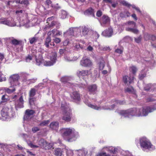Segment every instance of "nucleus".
Here are the masks:
<instances>
[{
	"instance_id": "18",
	"label": "nucleus",
	"mask_w": 156,
	"mask_h": 156,
	"mask_svg": "<svg viewBox=\"0 0 156 156\" xmlns=\"http://www.w3.org/2000/svg\"><path fill=\"white\" fill-rule=\"evenodd\" d=\"M71 97L75 101H79L80 100V95L76 91L73 92L71 95Z\"/></svg>"
},
{
	"instance_id": "25",
	"label": "nucleus",
	"mask_w": 156,
	"mask_h": 156,
	"mask_svg": "<svg viewBox=\"0 0 156 156\" xmlns=\"http://www.w3.org/2000/svg\"><path fill=\"white\" fill-rule=\"evenodd\" d=\"M76 151L78 152V155L83 156H85L87 155V151L85 150L84 148L79 150H76Z\"/></svg>"
},
{
	"instance_id": "26",
	"label": "nucleus",
	"mask_w": 156,
	"mask_h": 156,
	"mask_svg": "<svg viewBox=\"0 0 156 156\" xmlns=\"http://www.w3.org/2000/svg\"><path fill=\"white\" fill-rule=\"evenodd\" d=\"M80 28L81 29V32L83 35H85L87 34L88 31V28L85 26H80Z\"/></svg>"
},
{
	"instance_id": "5",
	"label": "nucleus",
	"mask_w": 156,
	"mask_h": 156,
	"mask_svg": "<svg viewBox=\"0 0 156 156\" xmlns=\"http://www.w3.org/2000/svg\"><path fill=\"white\" fill-rule=\"evenodd\" d=\"M11 110L7 107H5L3 108L1 111V115L3 117L8 118L12 117L14 114L13 112H11Z\"/></svg>"
},
{
	"instance_id": "59",
	"label": "nucleus",
	"mask_w": 156,
	"mask_h": 156,
	"mask_svg": "<svg viewBox=\"0 0 156 156\" xmlns=\"http://www.w3.org/2000/svg\"><path fill=\"white\" fill-rule=\"evenodd\" d=\"M64 59L66 61L68 62L72 61V57L68 56H65L64 57Z\"/></svg>"
},
{
	"instance_id": "6",
	"label": "nucleus",
	"mask_w": 156,
	"mask_h": 156,
	"mask_svg": "<svg viewBox=\"0 0 156 156\" xmlns=\"http://www.w3.org/2000/svg\"><path fill=\"white\" fill-rule=\"evenodd\" d=\"M99 22L102 27H106L109 25L110 20L107 16L103 15L100 18Z\"/></svg>"
},
{
	"instance_id": "29",
	"label": "nucleus",
	"mask_w": 156,
	"mask_h": 156,
	"mask_svg": "<svg viewBox=\"0 0 156 156\" xmlns=\"http://www.w3.org/2000/svg\"><path fill=\"white\" fill-rule=\"evenodd\" d=\"M33 138H34V139H32V140H33L32 142L30 141H27L28 144L29 146H30V147L32 148L38 147H39L38 146L34 145L33 144V140H35V141L36 137H35L34 136H33ZM35 142H36V141H35Z\"/></svg>"
},
{
	"instance_id": "2",
	"label": "nucleus",
	"mask_w": 156,
	"mask_h": 156,
	"mask_svg": "<svg viewBox=\"0 0 156 156\" xmlns=\"http://www.w3.org/2000/svg\"><path fill=\"white\" fill-rule=\"evenodd\" d=\"M59 132L63 136L71 137L68 139L70 142L75 140L79 136L78 132L76 131L74 128H62L60 130Z\"/></svg>"
},
{
	"instance_id": "37",
	"label": "nucleus",
	"mask_w": 156,
	"mask_h": 156,
	"mask_svg": "<svg viewBox=\"0 0 156 156\" xmlns=\"http://www.w3.org/2000/svg\"><path fill=\"white\" fill-rule=\"evenodd\" d=\"M130 15V13L128 11H125L121 13L120 14V16L122 17H127Z\"/></svg>"
},
{
	"instance_id": "17",
	"label": "nucleus",
	"mask_w": 156,
	"mask_h": 156,
	"mask_svg": "<svg viewBox=\"0 0 156 156\" xmlns=\"http://www.w3.org/2000/svg\"><path fill=\"white\" fill-rule=\"evenodd\" d=\"M49 126L51 129L57 131L58 129L59 123L57 122H53L50 124Z\"/></svg>"
},
{
	"instance_id": "44",
	"label": "nucleus",
	"mask_w": 156,
	"mask_h": 156,
	"mask_svg": "<svg viewBox=\"0 0 156 156\" xmlns=\"http://www.w3.org/2000/svg\"><path fill=\"white\" fill-rule=\"evenodd\" d=\"M105 66V62L104 61L102 60L99 63V68L100 70H102Z\"/></svg>"
},
{
	"instance_id": "20",
	"label": "nucleus",
	"mask_w": 156,
	"mask_h": 156,
	"mask_svg": "<svg viewBox=\"0 0 156 156\" xmlns=\"http://www.w3.org/2000/svg\"><path fill=\"white\" fill-rule=\"evenodd\" d=\"M12 44L14 45H20L22 46L23 45V42L21 40H17L15 39H12L11 41Z\"/></svg>"
},
{
	"instance_id": "42",
	"label": "nucleus",
	"mask_w": 156,
	"mask_h": 156,
	"mask_svg": "<svg viewBox=\"0 0 156 156\" xmlns=\"http://www.w3.org/2000/svg\"><path fill=\"white\" fill-rule=\"evenodd\" d=\"M4 90L9 94L12 93L15 90L14 88H12V89H11L5 87L4 88Z\"/></svg>"
},
{
	"instance_id": "19",
	"label": "nucleus",
	"mask_w": 156,
	"mask_h": 156,
	"mask_svg": "<svg viewBox=\"0 0 156 156\" xmlns=\"http://www.w3.org/2000/svg\"><path fill=\"white\" fill-rule=\"evenodd\" d=\"M74 32V28H70L66 32L64 33L63 35L66 37H68L69 36L73 35Z\"/></svg>"
},
{
	"instance_id": "43",
	"label": "nucleus",
	"mask_w": 156,
	"mask_h": 156,
	"mask_svg": "<svg viewBox=\"0 0 156 156\" xmlns=\"http://www.w3.org/2000/svg\"><path fill=\"white\" fill-rule=\"evenodd\" d=\"M125 91L126 92L131 93H133L134 92V89L132 87H130L126 88L125 89Z\"/></svg>"
},
{
	"instance_id": "61",
	"label": "nucleus",
	"mask_w": 156,
	"mask_h": 156,
	"mask_svg": "<svg viewBox=\"0 0 156 156\" xmlns=\"http://www.w3.org/2000/svg\"><path fill=\"white\" fill-rule=\"evenodd\" d=\"M32 59V57L30 55H29L26 58V62H29Z\"/></svg>"
},
{
	"instance_id": "31",
	"label": "nucleus",
	"mask_w": 156,
	"mask_h": 156,
	"mask_svg": "<svg viewBox=\"0 0 156 156\" xmlns=\"http://www.w3.org/2000/svg\"><path fill=\"white\" fill-rule=\"evenodd\" d=\"M38 40V37L36 36H34L32 37H30L29 39L30 43L31 44H32L36 43Z\"/></svg>"
},
{
	"instance_id": "1",
	"label": "nucleus",
	"mask_w": 156,
	"mask_h": 156,
	"mask_svg": "<svg viewBox=\"0 0 156 156\" xmlns=\"http://www.w3.org/2000/svg\"><path fill=\"white\" fill-rule=\"evenodd\" d=\"M156 108L154 107H147L144 108H133L125 111H122L119 114L125 118H130L133 116L137 117L146 116Z\"/></svg>"
},
{
	"instance_id": "47",
	"label": "nucleus",
	"mask_w": 156,
	"mask_h": 156,
	"mask_svg": "<svg viewBox=\"0 0 156 156\" xmlns=\"http://www.w3.org/2000/svg\"><path fill=\"white\" fill-rule=\"evenodd\" d=\"M152 85L151 84H147L144 87V90L148 91L150 90V89L151 88Z\"/></svg>"
},
{
	"instance_id": "58",
	"label": "nucleus",
	"mask_w": 156,
	"mask_h": 156,
	"mask_svg": "<svg viewBox=\"0 0 156 156\" xmlns=\"http://www.w3.org/2000/svg\"><path fill=\"white\" fill-rule=\"evenodd\" d=\"M128 24L129 26L132 25L131 27H136V23L133 21H129L128 22Z\"/></svg>"
},
{
	"instance_id": "41",
	"label": "nucleus",
	"mask_w": 156,
	"mask_h": 156,
	"mask_svg": "<svg viewBox=\"0 0 156 156\" xmlns=\"http://www.w3.org/2000/svg\"><path fill=\"white\" fill-rule=\"evenodd\" d=\"M51 39L49 36H48L46 39L45 45L47 47H49L50 46L49 43L51 42Z\"/></svg>"
},
{
	"instance_id": "40",
	"label": "nucleus",
	"mask_w": 156,
	"mask_h": 156,
	"mask_svg": "<svg viewBox=\"0 0 156 156\" xmlns=\"http://www.w3.org/2000/svg\"><path fill=\"white\" fill-rule=\"evenodd\" d=\"M53 63L51 61H43V65L45 66H50L53 65Z\"/></svg>"
},
{
	"instance_id": "49",
	"label": "nucleus",
	"mask_w": 156,
	"mask_h": 156,
	"mask_svg": "<svg viewBox=\"0 0 156 156\" xmlns=\"http://www.w3.org/2000/svg\"><path fill=\"white\" fill-rule=\"evenodd\" d=\"M130 70L132 72L133 74H134L136 72L137 69L135 66H132L130 67Z\"/></svg>"
},
{
	"instance_id": "14",
	"label": "nucleus",
	"mask_w": 156,
	"mask_h": 156,
	"mask_svg": "<svg viewBox=\"0 0 156 156\" xmlns=\"http://www.w3.org/2000/svg\"><path fill=\"white\" fill-rule=\"evenodd\" d=\"M0 23L10 27H13L15 26V24L12 23L10 21L7 19H0Z\"/></svg>"
},
{
	"instance_id": "22",
	"label": "nucleus",
	"mask_w": 156,
	"mask_h": 156,
	"mask_svg": "<svg viewBox=\"0 0 156 156\" xmlns=\"http://www.w3.org/2000/svg\"><path fill=\"white\" fill-rule=\"evenodd\" d=\"M136 28L134 27H129L126 28V30L135 34H137L139 32V30Z\"/></svg>"
},
{
	"instance_id": "54",
	"label": "nucleus",
	"mask_w": 156,
	"mask_h": 156,
	"mask_svg": "<svg viewBox=\"0 0 156 156\" xmlns=\"http://www.w3.org/2000/svg\"><path fill=\"white\" fill-rule=\"evenodd\" d=\"M141 39L142 37L141 35H140L137 38H135L134 40L136 42L138 43L140 42Z\"/></svg>"
},
{
	"instance_id": "53",
	"label": "nucleus",
	"mask_w": 156,
	"mask_h": 156,
	"mask_svg": "<svg viewBox=\"0 0 156 156\" xmlns=\"http://www.w3.org/2000/svg\"><path fill=\"white\" fill-rule=\"evenodd\" d=\"M39 130L40 128L37 127H34L32 129V131L33 133H35Z\"/></svg>"
},
{
	"instance_id": "39",
	"label": "nucleus",
	"mask_w": 156,
	"mask_h": 156,
	"mask_svg": "<svg viewBox=\"0 0 156 156\" xmlns=\"http://www.w3.org/2000/svg\"><path fill=\"white\" fill-rule=\"evenodd\" d=\"M36 98L34 97H29V100L30 104L32 106L34 104V102L35 101Z\"/></svg>"
},
{
	"instance_id": "23",
	"label": "nucleus",
	"mask_w": 156,
	"mask_h": 156,
	"mask_svg": "<svg viewBox=\"0 0 156 156\" xmlns=\"http://www.w3.org/2000/svg\"><path fill=\"white\" fill-rule=\"evenodd\" d=\"M9 97L6 94L3 95L1 97V101L0 102V104H3V103H6L9 100Z\"/></svg>"
},
{
	"instance_id": "8",
	"label": "nucleus",
	"mask_w": 156,
	"mask_h": 156,
	"mask_svg": "<svg viewBox=\"0 0 156 156\" xmlns=\"http://www.w3.org/2000/svg\"><path fill=\"white\" fill-rule=\"evenodd\" d=\"M19 76L18 74H14L10 77L9 81L12 86H16L18 84V79Z\"/></svg>"
},
{
	"instance_id": "16",
	"label": "nucleus",
	"mask_w": 156,
	"mask_h": 156,
	"mask_svg": "<svg viewBox=\"0 0 156 156\" xmlns=\"http://www.w3.org/2000/svg\"><path fill=\"white\" fill-rule=\"evenodd\" d=\"M33 143L34 144L37 143L40 147H44L47 145V142L46 141L43 139H41L38 141L37 140L36 142H35V140H33Z\"/></svg>"
},
{
	"instance_id": "46",
	"label": "nucleus",
	"mask_w": 156,
	"mask_h": 156,
	"mask_svg": "<svg viewBox=\"0 0 156 156\" xmlns=\"http://www.w3.org/2000/svg\"><path fill=\"white\" fill-rule=\"evenodd\" d=\"M49 121L48 120L44 121L41 122L39 124V126H46L49 123Z\"/></svg>"
},
{
	"instance_id": "15",
	"label": "nucleus",
	"mask_w": 156,
	"mask_h": 156,
	"mask_svg": "<svg viewBox=\"0 0 156 156\" xmlns=\"http://www.w3.org/2000/svg\"><path fill=\"white\" fill-rule=\"evenodd\" d=\"M24 101L22 96H21L19 99L15 102L16 106L20 108H22L23 107V104Z\"/></svg>"
},
{
	"instance_id": "7",
	"label": "nucleus",
	"mask_w": 156,
	"mask_h": 156,
	"mask_svg": "<svg viewBox=\"0 0 156 156\" xmlns=\"http://www.w3.org/2000/svg\"><path fill=\"white\" fill-rule=\"evenodd\" d=\"M80 65L82 66L89 67L92 66L93 63L89 59L83 57L80 61Z\"/></svg>"
},
{
	"instance_id": "30",
	"label": "nucleus",
	"mask_w": 156,
	"mask_h": 156,
	"mask_svg": "<svg viewBox=\"0 0 156 156\" xmlns=\"http://www.w3.org/2000/svg\"><path fill=\"white\" fill-rule=\"evenodd\" d=\"M72 79L73 78L71 76H64L62 77L60 80L62 82H66Z\"/></svg>"
},
{
	"instance_id": "12",
	"label": "nucleus",
	"mask_w": 156,
	"mask_h": 156,
	"mask_svg": "<svg viewBox=\"0 0 156 156\" xmlns=\"http://www.w3.org/2000/svg\"><path fill=\"white\" fill-rule=\"evenodd\" d=\"M97 87L96 84H92L89 86L87 87V90L90 94H94L97 91Z\"/></svg>"
},
{
	"instance_id": "34",
	"label": "nucleus",
	"mask_w": 156,
	"mask_h": 156,
	"mask_svg": "<svg viewBox=\"0 0 156 156\" xmlns=\"http://www.w3.org/2000/svg\"><path fill=\"white\" fill-rule=\"evenodd\" d=\"M57 55L56 53H53L51 56L50 59L53 64L55 62L56 60V57Z\"/></svg>"
},
{
	"instance_id": "56",
	"label": "nucleus",
	"mask_w": 156,
	"mask_h": 156,
	"mask_svg": "<svg viewBox=\"0 0 156 156\" xmlns=\"http://www.w3.org/2000/svg\"><path fill=\"white\" fill-rule=\"evenodd\" d=\"M66 154L67 156H72L73 155V152L70 150H67L66 151Z\"/></svg>"
},
{
	"instance_id": "38",
	"label": "nucleus",
	"mask_w": 156,
	"mask_h": 156,
	"mask_svg": "<svg viewBox=\"0 0 156 156\" xmlns=\"http://www.w3.org/2000/svg\"><path fill=\"white\" fill-rule=\"evenodd\" d=\"M122 3L123 5L128 7H129L130 6H132V8L134 9H135L136 7L134 5H131V4L128 3L127 2L124 1H122Z\"/></svg>"
},
{
	"instance_id": "52",
	"label": "nucleus",
	"mask_w": 156,
	"mask_h": 156,
	"mask_svg": "<svg viewBox=\"0 0 156 156\" xmlns=\"http://www.w3.org/2000/svg\"><path fill=\"white\" fill-rule=\"evenodd\" d=\"M115 105L114 104L112 105L111 106H109L108 107L105 108V107H103V108L104 109L111 110L114 108L115 107Z\"/></svg>"
},
{
	"instance_id": "64",
	"label": "nucleus",
	"mask_w": 156,
	"mask_h": 156,
	"mask_svg": "<svg viewBox=\"0 0 156 156\" xmlns=\"http://www.w3.org/2000/svg\"><path fill=\"white\" fill-rule=\"evenodd\" d=\"M115 52L121 54L123 52V50L122 49H117L115 50Z\"/></svg>"
},
{
	"instance_id": "60",
	"label": "nucleus",
	"mask_w": 156,
	"mask_h": 156,
	"mask_svg": "<svg viewBox=\"0 0 156 156\" xmlns=\"http://www.w3.org/2000/svg\"><path fill=\"white\" fill-rule=\"evenodd\" d=\"M74 47L77 50L80 49H83V47L82 46L79 44H76L74 46Z\"/></svg>"
},
{
	"instance_id": "28",
	"label": "nucleus",
	"mask_w": 156,
	"mask_h": 156,
	"mask_svg": "<svg viewBox=\"0 0 156 156\" xmlns=\"http://www.w3.org/2000/svg\"><path fill=\"white\" fill-rule=\"evenodd\" d=\"M63 152V149L60 148H56L55 150V154L56 156H61Z\"/></svg>"
},
{
	"instance_id": "55",
	"label": "nucleus",
	"mask_w": 156,
	"mask_h": 156,
	"mask_svg": "<svg viewBox=\"0 0 156 156\" xmlns=\"http://www.w3.org/2000/svg\"><path fill=\"white\" fill-rule=\"evenodd\" d=\"M43 84L42 83H40L38 84V85L37 86H34V87L37 89H41L43 87Z\"/></svg>"
},
{
	"instance_id": "4",
	"label": "nucleus",
	"mask_w": 156,
	"mask_h": 156,
	"mask_svg": "<svg viewBox=\"0 0 156 156\" xmlns=\"http://www.w3.org/2000/svg\"><path fill=\"white\" fill-rule=\"evenodd\" d=\"M140 142L141 147L144 151L146 149L152 150L155 148L154 146L151 144L150 141L146 138H141Z\"/></svg>"
},
{
	"instance_id": "21",
	"label": "nucleus",
	"mask_w": 156,
	"mask_h": 156,
	"mask_svg": "<svg viewBox=\"0 0 156 156\" xmlns=\"http://www.w3.org/2000/svg\"><path fill=\"white\" fill-rule=\"evenodd\" d=\"M35 58L37 65L40 66L41 64H43V61H44V60L43 59L41 55H40L38 57L35 56Z\"/></svg>"
},
{
	"instance_id": "35",
	"label": "nucleus",
	"mask_w": 156,
	"mask_h": 156,
	"mask_svg": "<svg viewBox=\"0 0 156 156\" xmlns=\"http://www.w3.org/2000/svg\"><path fill=\"white\" fill-rule=\"evenodd\" d=\"M56 31V30L54 29L52 31L48 32L47 34L48 36H52V37H54L55 35H58V33H55Z\"/></svg>"
},
{
	"instance_id": "36",
	"label": "nucleus",
	"mask_w": 156,
	"mask_h": 156,
	"mask_svg": "<svg viewBox=\"0 0 156 156\" xmlns=\"http://www.w3.org/2000/svg\"><path fill=\"white\" fill-rule=\"evenodd\" d=\"M67 15V13L66 11L64 10H62L60 14V18L62 19L66 18Z\"/></svg>"
},
{
	"instance_id": "33",
	"label": "nucleus",
	"mask_w": 156,
	"mask_h": 156,
	"mask_svg": "<svg viewBox=\"0 0 156 156\" xmlns=\"http://www.w3.org/2000/svg\"><path fill=\"white\" fill-rule=\"evenodd\" d=\"M16 13L18 16L21 18L24 15L25 13V11L22 10H18L16 11Z\"/></svg>"
},
{
	"instance_id": "24",
	"label": "nucleus",
	"mask_w": 156,
	"mask_h": 156,
	"mask_svg": "<svg viewBox=\"0 0 156 156\" xmlns=\"http://www.w3.org/2000/svg\"><path fill=\"white\" fill-rule=\"evenodd\" d=\"M103 149H106L107 151L112 153H115L117 150V149L116 148L112 147H105L103 148Z\"/></svg>"
},
{
	"instance_id": "13",
	"label": "nucleus",
	"mask_w": 156,
	"mask_h": 156,
	"mask_svg": "<svg viewBox=\"0 0 156 156\" xmlns=\"http://www.w3.org/2000/svg\"><path fill=\"white\" fill-rule=\"evenodd\" d=\"M113 32L112 29L110 27L103 31L102 33V35L105 37H110L112 36Z\"/></svg>"
},
{
	"instance_id": "45",
	"label": "nucleus",
	"mask_w": 156,
	"mask_h": 156,
	"mask_svg": "<svg viewBox=\"0 0 156 156\" xmlns=\"http://www.w3.org/2000/svg\"><path fill=\"white\" fill-rule=\"evenodd\" d=\"M16 3H20L21 4H24L26 5H27V4H28V2L27 0L21 1H20V0H19V1L18 0H17L16 1Z\"/></svg>"
},
{
	"instance_id": "51",
	"label": "nucleus",
	"mask_w": 156,
	"mask_h": 156,
	"mask_svg": "<svg viewBox=\"0 0 156 156\" xmlns=\"http://www.w3.org/2000/svg\"><path fill=\"white\" fill-rule=\"evenodd\" d=\"M150 37V35L148 34H145L144 35V38L145 40L147 41L151 39Z\"/></svg>"
},
{
	"instance_id": "3",
	"label": "nucleus",
	"mask_w": 156,
	"mask_h": 156,
	"mask_svg": "<svg viewBox=\"0 0 156 156\" xmlns=\"http://www.w3.org/2000/svg\"><path fill=\"white\" fill-rule=\"evenodd\" d=\"M61 108L63 112L62 119L66 122H70L73 116L71 111L66 105L62 104Z\"/></svg>"
},
{
	"instance_id": "27",
	"label": "nucleus",
	"mask_w": 156,
	"mask_h": 156,
	"mask_svg": "<svg viewBox=\"0 0 156 156\" xmlns=\"http://www.w3.org/2000/svg\"><path fill=\"white\" fill-rule=\"evenodd\" d=\"M36 89L34 87L31 89L29 93V97H34L37 91Z\"/></svg>"
},
{
	"instance_id": "57",
	"label": "nucleus",
	"mask_w": 156,
	"mask_h": 156,
	"mask_svg": "<svg viewBox=\"0 0 156 156\" xmlns=\"http://www.w3.org/2000/svg\"><path fill=\"white\" fill-rule=\"evenodd\" d=\"M88 105L91 108L96 110H99V108L96 105H93L90 104H88Z\"/></svg>"
},
{
	"instance_id": "10",
	"label": "nucleus",
	"mask_w": 156,
	"mask_h": 156,
	"mask_svg": "<svg viewBox=\"0 0 156 156\" xmlns=\"http://www.w3.org/2000/svg\"><path fill=\"white\" fill-rule=\"evenodd\" d=\"M89 71L86 70H78L76 72V74L79 77L87 76L89 74Z\"/></svg>"
},
{
	"instance_id": "62",
	"label": "nucleus",
	"mask_w": 156,
	"mask_h": 156,
	"mask_svg": "<svg viewBox=\"0 0 156 156\" xmlns=\"http://www.w3.org/2000/svg\"><path fill=\"white\" fill-rule=\"evenodd\" d=\"M66 51V49H60L59 50V53L60 55H62L63 54H64Z\"/></svg>"
},
{
	"instance_id": "11",
	"label": "nucleus",
	"mask_w": 156,
	"mask_h": 156,
	"mask_svg": "<svg viewBox=\"0 0 156 156\" xmlns=\"http://www.w3.org/2000/svg\"><path fill=\"white\" fill-rule=\"evenodd\" d=\"M134 77L133 76L129 77L128 76H125L123 77V80L125 84L127 85L130 84L133 82Z\"/></svg>"
},
{
	"instance_id": "48",
	"label": "nucleus",
	"mask_w": 156,
	"mask_h": 156,
	"mask_svg": "<svg viewBox=\"0 0 156 156\" xmlns=\"http://www.w3.org/2000/svg\"><path fill=\"white\" fill-rule=\"evenodd\" d=\"M75 32H76V33L78 34L79 33H80L81 32V29L80 28V26L79 27H74Z\"/></svg>"
},
{
	"instance_id": "50",
	"label": "nucleus",
	"mask_w": 156,
	"mask_h": 156,
	"mask_svg": "<svg viewBox=\"0 0 156 156\" xmlns=\"http://www.w3.org/2000/svg\"><path fill=\"white\" fill-rule=\"evenodd\" d=\"M57 24H58V26H59L60 25V23H58L57 22H55V21H52L51 22V24L50 25H49V24H48V27H53L54 26H55V25H56Z\"/></svg>"
},
{
	"instance_id": "9",
	"label": "nucleus",
	"mask_w": 156,
	"mask_h": 156,
	"mask_svg": "<svg viewBox=\"0 0 156 156\" xmlns=\"http://www.w3.org/2000/svg\"><path fill=\"white\" fill-rule=\"evenodd\" d=\"M35 113L34 111L29 109L26 110L25 114L23 117L24 120H27L30 119L33 115Z\"/></svg>"
},
{
	"instance_id": "32",
	"label": "nucleus",
	"mask_w": 156,
	"mask_h": 156,
	"mask_svg": "<svg viewBox=\"0 0 156 156\" xmlns=\"http://www.w3.org/2000/svg\"><path fill=\"white\" fill-rule=\"evenodd\" d=\"M85 14L87 15L91 16H92L94 17L93 10L91 9H89L86 10L85 12Z\"/></svg>"
},
{
	"instance_id": "63",
	"label": "nucleus",
	"mask_w": 156,
	"mask_h": 156,
	"mask_svg": "<svg viewBox=\"0 0 156 156\" xmlns=\"http://www.w3.org/2000/svg\"><path fill=\"white\" fill-rule=\"evenodd\" d=\"M51 3V2L50 0H47L45 2V5H47V7H48Z\"/></svg>"
}]
</instances>
